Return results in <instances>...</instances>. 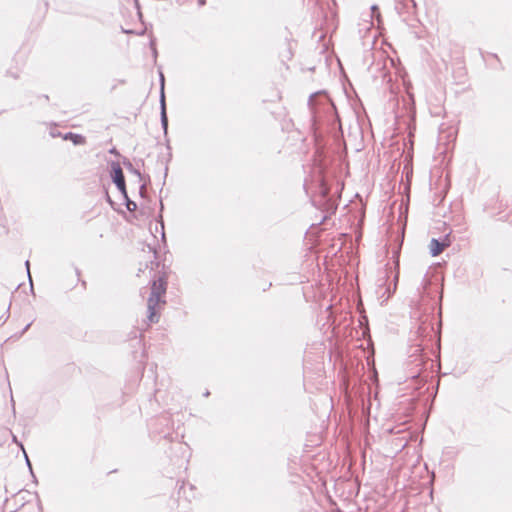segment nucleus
<instances>
[{
	"label": "nucleus",
	"mask_w": 512,
	"mask_h": 512,
	"mask_svg": "<svg viewBox=\"0 0 512 512\" xmlns=\"http://www.w3.org/2000/svg\"><path fill=\"white\" fill-rule=\"evenodd\" d=\"M369 27H370V26H366V27L364 28L365 33L369 30Z\"/></svg>",
	"instance_id": "42"
},
{
	"label": "nucleus",
	"mask_w": 512,
	"mask_h": 512,
	"mask_svg": "<svg viewBox=\"0 0 512 512\" xmlns=\"http://www.w3.org/2000/svg\"><path fill=\"white\" fill-rule=\"evenodd\" d=\"M354 198V261L356 260V244L363 236L362 227L366 217V204L362 196L356 192ZM356 264L354 263V266ZM357 274L354 270V319L357 317L358 329L354 327V397L369 396L371 384L377 381L374 362L373 341L370 334L369 320L365 313L362 300L356 285Z\"/></svg>",
	"instance_id": "1"
},
{
	"label": "nucleus",
	"mask_w": 512,
	"mask_h": 512,
	"mask_svg": "<svg viewBox=\"0 0 512 512\" xmlns=\"http://www.w3.org/2000/svg\"><path fill=\"white\" fill-rule=\"evenodd\" d=\"M445 244L440 238H432L429 244V252L431 256H438L444 249Z\"/></svg>",
	"instance_id": "12"
},
{
	"label": "nucleus",
	"mask_w": 512,
	"mask_h": 512,
	"mask_svg": "<svg viewBox=\"0 0 512 512\" xmlns=\"http://www.w3.org/2000/svg\"><path fill=\"white\" fill-rule=\"evenodd\" d=\"M64 140H71L74 145H82L85 143V137L73 132H67L63 136Z\"/></svg>",
	"instance_id": "15"
},
{
	"label": "nucleus",
	"mask_w": 512,
	"mask_h": 512,
	"mask_svg": "<svg viewBox=\"0 0 512 512\" xmlns=\"http://www.w3.org/2000/svg\"><path fill=\"white\" fill-rule=\"evenodd\" d=\"M159 73V83H160V91H159V107H160V123L163 129L164 136L168 135V115H167V104H166V94H165V77L162 72L161 67L158 69Z\"/></svg>",
	"instance_id": "6"
},
{
	"label": "nucleus",
	"mask_w": 512,
	"mask_h": 512,
	"mask_svg": "<svg viewBox=\"0 0 512 512\" xmlns=\"http://www.w3.org/2000/svg\"><path fill=\"white\" fill-rule=\"evenodd\" d=\"M324 60H325V65L328 66L329 65V57L327 55L324 56Z\"/></svg>",
	"instance_id": "35"
},
{
	"label": "nucleus",
	"mask_w": 512,
	"mask_h": 512,
	"mask_svg": "<svg viewBox=\"0 0 512 512\" xmlns=\"http://www.w3.org/2000/svg\"><path fill=\"white\" fill-rule=\"evenodd\" d=\"M407 128L411 131L412 129H414V122L412 119L409 120V122L407 123Z\"/></svg>",
	"instance_id": "26"
},
{
	"label": "nucleus",
	"mask_w": 512,
	"mask_h": 512,
	"mask_svg": "<svg viewBox=\"0 0 512 512\" xmlns=\"http://www.w3.org/2000/svg\"><path fill=\"white\" fill-rule=\"evenodd\" d=\"M9 309H10V306H9V307H8V309H7V316L5 317L4 322H6V320H8V317H9Z\"/></svg>",
	"instance_id": "38"
},
{
	"label": "nucleus",
	"mask_w": 512,
	"mask_h": 512,
	"mask_svg": "<svg viewBox=\"0 0 512 512\" xmlns=\"http://www.w3.org/2000/svg\"><path fill=\"white\" fill-rule=\"evenodd\" d=\"M149 47L151 48H157V39L153 34H150L149 36Z\"/></svg>",
	"instance_id": "20"
},
{
	"label": "nucleus",
	"mask_w": 512,
	"mask_h": 512,
	"mask_svg": "<svg viewBox=\"0 0 512 512\" xmlns=\"http://www.w3.org/2000/svg\"><path fill=\"white\" fill-rule=\"evenodd\" d=\"M353 95H354V116L356 118V122L359 126L361 133H363V130H364L363 119H362V116L357 111V104H358V102H360V99L355 90L353 92Z\"/></svg>",
	"instance_id": "14"
},
{
	"label": "nucleus",
	"mask_w": 512,
	"mask_h": 512,
	"mask_svg": "<svg viewBox=\"0 0 512 512\" xmlns=\"http://www.w3.org/2000/svg\"><path fill=\"white\" fill-rule=\"evenodd\" d=\"M32 325V322L28 323L23 329L22 331L20 332L19 336H23L24 333H26L28 331V329L30 328V326Z\"/></svg>",
	"instance_id": "25"
},
{
	"label": "nucleus",
	"mask_w": 512,
	"mask_h": 512,
	"mask_svg": "<svg viewBox=\"0 0 512 512\" xmlns=\"http://www.w3.org/2000/svg\"><path fill=\"white\" fill-rule=\"evenodd\" d=\"M37 506H38L39 512H43V506H42V503L40 500H38Z\"/></svg>",
	"instance_id": "31"
},
{
	"label": "nucleus",
	"mask_w": 512,
	"mask_h": 512,
	"mask_svg": "<svg viewBox=\"0 0 512 512\" xmlns=\"http://www.w3.org/2000/svg\"><path fill=\"white\" fill-rule=\"evenodd\" d=\"M121 196L123 198V205L126 207L128 211L132 212L137 209V203L130 199L128 191L122 193Z\"/></svg>",
	"instance_id": "16"
},
{
	"label": "nucleus",
	"mask_w": 512,
	"mask_h": 512,
	"mask_svg": "<svg viewBox=\"0 0 512 512\" xmlns=\"http://www.w3.org/2000/svg\"><path fill=\"white\" fill-rule=\"evenodd\" d=\"M144 188V184H141L140 187H139V193L140 195H142V189Z\"/></svg>",
	"instance_id": "37"
},
{
	"label": "nucleus",
	"mask_w": 512,
	"mask_h": 512,
	"mask_svg": "<svg viewBox=\"0 0 512 512\" xmlns=\"http://www.w3.org/2000/svg\"><path fill=\"white\" fill-rule=\"evenodd\" d=\"M352 470V461L347 463V471L350 472Z\"/></svg>",
	"instance_id": "32"
},
{
	"label": "nucleus",
	"mask_w": 512,
	"mask_h": 512,
	"mask_svg": "<svg viewBox=\"0 0 512 512\" xmlns=\"http://www.w3.org/2000/svg\"><path fill=\"white\" fill-rule=\"evenodd\" d=\"M361 38L363 46L362 66L370 71L374 65V52L372 50L374 36L365 34Z\"/></svg>",
	"instance_id": "8"
},
{
	"label": "nucleus",
	"mask_w": 512,
	"mask_h": 512,
	"mask_svg": "<svg viewBox=\"0 0 512 512\" xmlns=\"http://www.w3.org/2000/svg\"><path fill=\"white\" fill-rule=\"evenodd\" d=\"M121 31L122 33L124 34H127V35H131V34H138V35H144V33L146 32V28L143 29L142 31H140L139 33H136L134 30L132 29H125L123 27H121Z\"/></svg>",
	"instance_id": "18"
},
{
	"label": "nucleus",
	"mask_w": 512,
	"mask_h": 512,
	"mask_svg": "<svg viewBox=\"0 0 512 512\" xmlns=\"http://www.w3.org/2000/svg\"><path fill=\"white\" fill-rule=\"evenodd\" d=\"M30 474H31V476H32L33 483L38 484L37 477H36V475H35V473H34V471H33V470H32V473H30Z\"/></svg>",
	"instance_id": "30"
},
{
	"label": "nucleus",
	"mask_w": 512,
	"mask_h": 512,
	"mask_svg": "<svg viewBox=\"0 0 512 512\" xmlns=\"http://www.w3.org/2000/svg\"><path fill=\"white\" fill-rule=\"evenodd\" d=\"M395 9L399 15L416 14L417 4L415 0H395Z\"/></svg>",
	"instance_id": "11"
},
{
	"label": "nucleus",
	"mask_w": 512,
	"mask_h": 512,
	"mask_svg": "<svg viewBox=\"0 0 512 512\" xmlns=\"http://www.w3.org/2000/svg\"><path fill=\"white\" fill-rule=\"evenodd\" d=\"M353 483H354V498H355L357 496L358 490H359V485H358V482H357V479L355 476H354Z\"/></svg>",
	"instance_id": "22"
},
{
	"label": "nucleus",
	"mask_w": 512,
	"mask_h": 512,
	"mask_svg": "<svg viewBox=\"0 0 512 512\" xmlns=\"http://www.w3.org/2000/svg\"><path fill=\"white\" fill-rule=\"evenodd\" d=\"M122 164L128 172L138 177L139 182H145V177L141 174L140 170L136 168L127 157H122Z\"/></svg>",
	"instance_id": "13"
},
{
	"label": "nucleus",
	"mask_w": 512,
	"mask_h": 512,
	"mask_svg": "<svg viewBox=\"0 0 512 512\" xmlns=\"http://www.w3.org/2000/svg\"><path fill=\"white\" fill-rule=\"evenodd\" d=\"M166 141H167V148L171 149L170 144H169V140L167 139Z\"/></svg>",
	"instance_id": "40"
},
{
	"label": "nucleus",
	"mask_w": 512,
	"mask_h": 512,
	"mask_svg": "<svg viewBox=\"0 0 512 512\" xmlns=\"http://www.w3.org/2000/svg\"><path fill=\"white\" fill-rule=\"evenodd\" d=\"M428 363H430V366H433L432 361H425L423 359L421 349L419 347H416L415 350L408 357V366H414L416 368L421 366V368H418L416 370H413V368H411L410 377H418L422 370L427 368Z\"/></svg>",
	"instance_id": "9"
},
{
	"label": "nucleus",
	"mask_w": 512,
	"mask_h": 512,
	"mask_svg": "<svg viewBox=\"0 0 512 512\" xmlns=\"http://www.w3.org/2000/svg\"><path fill=\"white\" fill-rule=\"evenodd\" d=\"M149 284L150 293L147 299V320L150 324H154L159 322L160 311L166 304L167 277L164 274L155 275Z\"/></svg>",
	"instance_id": "4"
},
{
	"label": "nucleus",
	"mask_w": 512,
	"mask_h": 512,
	"mask_svg": "<svg viewBox=\"0 0 512 512\" xmlns=\"http://www.w3.org/2000/svg\"><path fill=\"white\" fill-rule=\"evenodd\" d=\"M137 16H138L139 20L142 22L143 21V13H142L141 9H138Z\"/></svg>",
	"instance_id": "29"
},
{
	"label": "nucleus",
	"mask_w": 512,
	"mask_h": 512,
	"mask_svg": "<svg viewBox=\"0 0 512 512\" xmlns=\"http://www.w3.org/2000/svg\"><path fill=\"white\" fill-rule=\"evenodd\" d=\"M308 107L311 115V127L317 131L322 124L334 127L339 122V116L326 90L312 93L308 99Z\"/></svg>",
	"instance_id": "3"
},
{
	"label": "nucleus",
	"mask_w": 512,
	"mask_h": 512,
	"mask_svg": "<svg viewBox=\"0 0 512 512\" xmlns=\"http://www.w3.org/2000/svg\"><path fill=\"white\" fill-rule=\"evenodd\" d=\"M111 181L116 186L120 194L127 191L126 179L123 170L117 161L108 162Z\"/></svg>",
	"instance_id": "7"
},
{
	"label": "nucleus",
	"mask_w": 512,
	"mask_h": 512,
	"mask_svg": "<svg viewBox=\"0 0 512 512\" xmlns=\"http://www.w3.org/2000/svg\"><path fill=\"white\" fill-rule=\"evenodd\" d=\"M393 262L397 271L392 273L389 263L384 266V275L380 276L377 280V289L375 294L380 301V305H384L394 295L399 279V265H400V251L395 249L393 251Z\"/></svg>",
	"instance_id": "5"
},
{
	"label": "nucleus",
	"mask_w": 512,
	"mask_h": 512,
	"mask_svg": "<svg viewBox=\"0 0 512 512\" xmlns=\"http://www.w3.org/2000/svg\"><path fill=\"white\" fill-rule=\"evenodd\" d=\"M106 200H107V202H109L110 204H112V199L110 198V196H109V195H107Z\"/></svg>",
	"instance_id": "39"
},
{
	"label": "nucleus",
	"mask_w": 512,
	"mask_h": 512,
	"mask_svg": "<svg viewBox=\"0 0 512 512\" xmlns=\"http://www.w3.org/2000/svg\"><path fill=\"white\" fill-rule=\"evenodd\" d=\"M21 447H23V445H21ZM22 450H23V453H24V456H25V461H26V465H27V467L29 469V472L32 473L33 468H32L31 461H30L26 451L24 450V448H22Z\"/></svg>",
	"instance_id": "21"
},
{
	"label": "nucleus",
	"mask_w": 512,
	"mask_h": 512,
	"mask_svg": "<svg viewBox=\"0 0 512 512\" xmlns=\"http://www.w3.org/2000/svg\"><path fill=\"white\" fill-rule=\"evenodd\" d=\"M206 4V0H198L199 6H204Z\"/></svg>",
	"instance_id": "33"
},
{
	"label": "nucleus",
	"mask_w": 512,
	"mask_h": 512,
	"mask_svg": "<svg viewBox=\"0 0 512 512\" xmlns=\"http://www.w3.org/2000/svg\"><path fill=\"white\" fill-rule=\"evenodd\" d=\"M39 98H43V100H45V101H49V96H48V95H46V94H44V95H42V96H39Z\"/></svg>",
	"instance_id": "34"
},
{
	"label": "nucleus",
	"mask_w": 512,
	"mask_h": 512,
	"mask_svg": "<svg viewBox=\"0 0 512 512\" xmlns=\"http://www.w3.org/2000/svg\"><path fill=\"white\" fill-rule=\"evenodd\" d=\"M315 68H316V67H315V66H313V67H310V68H309V70H310V71H314V70H315Z\"/></svg>",
	"instance_id": "41"
},
{
	"label": "nucleus",
	"mask_w": 512,
	"mask_h": 512,
	"mask_svg": "<svg viewBox=\"0 0 512 512\" xmlns=\"http://www.w3.org/2000/svg\"><path fill=\"white\" fill-rule=\"evenodd\" d=\"M30 262L29 260H26L25 261V267L27 269V274H28V277H29V281H30V290L33 292L34 291V288H33V284H32V279H31V274H30Z\"/></svg>",
	"instance_id": "19"
},
{
	"label": "nucleus",
	"mask_w": 512,
	"mask_h": 512,
	"mask_svg": "<svg viewBox=\"0 0 512 512\" xmlns=\"http://www.w3.org/2000/svg\"><path fill=\"white\" fill-rule=\"evenodd\" d=\"M151 53H152V57L154 59V62L156 63L157 58H158V50H157V48H151Z\"/></svg>",
	"instance_id": "24"
},
{
	"label": "nucleus",
	"mask_w": 512,
	"mask_h": 512,
	"mask_svg": "<svg viewBox=\"0 0 512 512\" xmlns=\"http://www.w3.org/2000/svg\"><path fill=\"white\" fill-rule=\"evenodd\" d=\"M336 62H337V66H338L339 73H340V82L342 85V91H343L348 103H350L352 100V82L350 81L348 74L344 70L341 60L339 58H337Z\"/></svg>",
	"instance_id": "10"
},
{
	"label": "nucleus",
	"mask_w": 512,
	"mask_h": 512,
	"mask_svg": "<svg viewBox=\"0 0 512 512\" xmlns=\"http://www.w3.org/2000/svg\"><path fill=\"white\" fill-rule=\"evenodd\" d=\"M345 175L348 176L350 175V171H349V163L348 161L346 160L345 162Z\"/></svg>",
	"instance_id": "27"
},
{
	"label": "nucleus",
	"mask_w": 512,
	"mask_h": 512,
	"mask_svg": "<svg viewBox=\"0 0 512 512\" xmlns=\"http://www.w3.org/2000/svg\"><path fill=\"white\" fill-rule=\"evenodd\" d=\"M109 153L117 157H122L116 147H112L111 149H109Z\"/></svg>",
	"instance_id": "23"
},
{
	"label": "nucleus",
	"mask_w": 512,
	"mask_h": 512,
	"mask_svg": "<svg viewBox=\"0 0 512 512\" xmlns=\"http://www.w3.org/2000/svg\"><path fill=\"white\" fill-rule=\"evenodd\" d=\"M375 13L379 14L380 10H379L378 5L373 4L370 6V13H367L366 16L369 17L370 19H372L373 16L375 15Z\"/></svg>",
	"instance_id": "17"
},
{
	"label": "nucleus",
	"mask_w": 512,
	"mask_h": 512,
	"mask_svg": "<svg viewBox=\"0 0 512 512\" xmlns=\"http://www.w3.org/2000/svg\"><path fill=\"white\" fill-rule=\"evenodd\" d=\"M333 179L327 175L321 176L315 186L314 195L311 197L313 206L326 214L333 213L339 204L341 192L344 188L341 169L333 172Z\"/></svg>",
	"instance_id": "2"
},
{
	"label": "nucleus",
	"mask_w": 512,
	"mask_h": 512,
	"mask_svg": "<svg viewBox=\"0 0 512 512\" xmlns=\"http://www.w3.org/2000/svg\"><path fill=\"white\" fill-rule=\"evenodd\" d=\"M167 172H168V167L166 166L165 167V176L167 175Z\"/></svg>",
	"instance_id": "43"
},
{
	"label": "nucleus",
	"mask_w": 512,
	"mask_h": 512,
	"mask_svg": "<svg viewBox=\"0 0 512 512\" xmlns=\"http://www.w3.org/2000/svg\"><path fill=\"white\" fill-rule=\"evenodd\" d=\"M134 4H135V9L138 12V9H141V5H140L139 0H134Z\"/></svg>",
	"instance_id": "28"
},
{
	"label": "nucleus",
	"mask_w": 512,
	"mask_h": 512,
	"mask_svg": "<svg viewBox=\"0 0 512 512\" xmlns=\"http://www.w3.org/2000/svg\"><path fill=\"white\" fill-rule=\"evenodd\" d=\"M210 395V391L209 390H206L204 393H203V396L204 397H208Z\"/></svg>",
	"instance_id": "36"
}]
</instances>
